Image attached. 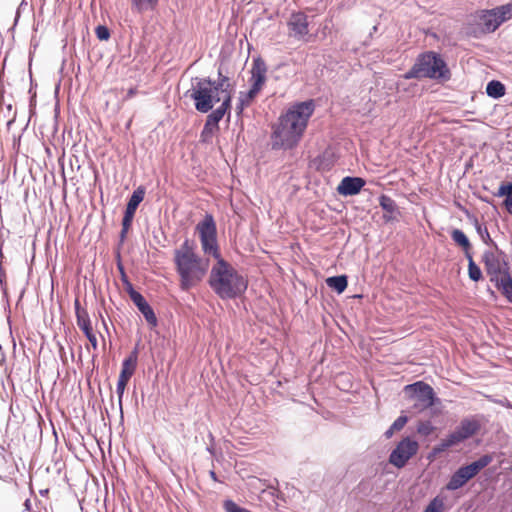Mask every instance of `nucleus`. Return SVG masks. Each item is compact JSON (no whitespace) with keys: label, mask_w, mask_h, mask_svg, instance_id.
<instances>
[{"label":"nucleus","mask_w":512,"mask_h":512,"mask_svg":"<svg viewBox=\"0 0 512 512\" xmlns=\"http://www.w3.org/2000/svg\"><path fill=\"white\" fill-rule=\"evenodd\" d=\"M138 363V347H135L130 354L122 361L119 378L130 380L135 373Z\"/></svg>","instance_id":"19"},{"label":"nucleus","mask_w":512,"mask_h":512,"mask_svg":"<svg viewBox=\"0 0 512 512\" xmlns=\"http://www.w3.org/2000/svg\"><path fill=\"white\" fill-rule=\"evenodd\" d=\"M125 289H126L131 300H133L134 296L137 297L139 294H141L140 292H138L134 289L131 282H127V284H125Z\"/></svg>","instance_id":"39"},{"label":"nucleus","mask_w":512,"mask_h":512,"mask_svg":"<svg viewBox=\"0 0 512 512\" xmlns=\"http://www.w3.org/2000/svg\"><path fill=\"white\" fill-rule=\"evenodd\" d=\"M196 230L199 232L202 250L215 258L208 284L212 291L222 300L241 297L248 288L247 279L222 258L217 243V228L212 214H206Z\"/></svg>","instance_id":"1"},{"label":"nucleus","mask_w":512,"mask_h":512,"mask_svg":"<svg viewBox=\"0 0 512 512\" xmlns=\"http://www.w3.org/2000/svg\"><path fill=\"white\" fill-rule=\"evenodd\" d=\"M512 18V3H506L492 9H482L471 14L463 26L464 34L469 38L480 39L495 32L504 22Z\"/></svg>","instance_id":"4"},{"label":"nucleus","mask_w":512,"mask_h":512,"mask_svg":"<svg viewBox=\"0 0 512 512\" xmlns=\"http://www.w3.org/2000/svg\"><path fill=\"white\" fill-rule=\"evenodd\" d=\"M403 77L407 80L429 78L448 81L451 78V71L439 53L427 51L418 55L413 66Z\"/></svg>","instance_id":"6"},{"label":"nucleus","mask_w":512,"mask_h":512,"mask_svg":"<svg viewBox=\"0 0 512 512\" xmlns=\"http://www.w3.org/2000/svg\"><path fill=\"white\" fill-rule=\"evenodd\" d=\"M482 262L490 282L493 284L498 282L499 279L504 278L505 274H510L503 252L495 253L491 250H486L482 255Z\"/></svg>","instance_id":"9"},{"label":"nucleus","mask_w":512,"mask_h":512,"mask_svg":"<svg viewBox=\"0 0 512 512\" xmlns=\"http://www.w3.org/2000/svg\"><path fill=\"white\" fill-rule=\"evenodd\" d=\"M95 34L100 41H107L110 38V31L105 25H98Z\"/></svg>","instance_id":"36"},{"label":"nucleus","mask_w":512,"mask_h":512,"mask_svg":"<svg viewBox=\"0 0 512 512\" xmlns=\"http://www.w3.org/2000/svg\"><path fill=\"white\" fill-rule=\"evenodd\" d=\"M408 422V417L406 415H400L398 418L395 419V421L392 423V429H395L396 431H400L403 429V427Z\"/></svg>","instance_id":"37"},{"label":"nucleus","mask_w":512,"mask_h":512,"mask_svg":"<svg viewBox=\"0 0 512 512\" xmlns=\"http://www.w3.org/2000/svg\"><path fill=\"white\" fill-rule=\"evenodd\" d=\"M379 205L385 212L383 215L385 222L397 220V217L400 215V211L396 202L390 196L382 194L379 197Z\"/></svg>","instance_id":"17"},{"label":"nucleus","mask_w":512,"mask_h":512,"mask_svg":"<svg viewBox=\"0 0 512 512\" xmlns=\"http://www.w3.org/2000/svg\"><path fill=\"white\" fill-rule=\"evenodd\" d=\"M119 269L121 272V280H122L123 284L125 285V284H127V282H130V281H129L127 275L125 274L123 267L119 266Z\"/></svg>","instance_id":"43"},{"label":"nucleus","mask_w":512,"mask_h":512,"mask_svg":"<svg viewBox=\"0 0 512 512\" xmlns=\"http://www.w3.org/2000/svg\"><path fill=\"white\" fill-rule=\"evenodd\" d=\"M132 302L134 305L138 308V310L141 312V314L144 316L147 323L151 326L157 325V317L150 306V304L147 302V300L144 298L142 294H139L137 297L134 296Z\"/></svg>","instance_id":"18"},{"label":"nucleus","mask_w":512,"mask_h":512,"mask_svg":"<svg viewBox=\"0 0 512 512\" xmlns=\"http://www.w3.org/2000/svg\"><path fill=\"white\" fill-rule=\"evenodd\" d=\"M419 444L410 436L404 437L389 455V463L394 467L401 469L408 461L417 454Z\"/></svg>","instance_id":"10"},{"label":"nucleus","mask_w":512,"mask_h":512,"mask_svg":"<svg viewBox=\"0 0 512 512\" xmlns=\"http://www.w3.org/2000/svg\"><path fill=\"white\" fill-rule=\"evenodd\" d=\"M159 0H131L132 8L138 13L152 11L158 5Z\"/></svg>","instance_id":"29"},{"label":"nucleus","mask_w":512,"mask_h":512,"mask_svg":"<svg viewBox=\"0 0 512 512\" xmlns=\"http://www.w3.org/2000/svg\"><path fill=\"white\" fill-rule=\"evenodd\" d=\"M447 449H449L445 442L443 440L440 441V443L436 444L433 449H432V452L433 454H440L444 451H446Z\"/></svg>","instance_id":"40"},{"label":"nucleus","mask_w":512,"mask_h":512,"mask_svg":"<svg viewBox=\"0 0 512 512\" xmlns=\"http://www.w3.org/2000/svg\"><path fill=\"white\" fill-rule=\"evenodd\" d=\"M137 93V89L136 88H130L128 91H127V98H131L133 97L134 95H136Z\"/></svg>","instance_id":"46"},{"label":"nucleus","mask_w":512,"mask_h":512,"mask_svg":"<svg viewBox=\"0 0 512 512\" xmlns=\"http://www.w3.org/2000/svg\"><path fill=\"white\" fill-rule=\"evenodd\" d=\"M210 476L212 479L217 480L216 473L214 471H210Z\"/></svg>","instance_id":"48"},{"label":"nucleus","mask_w":512,"mask_h":512,"mask_svg":"<svg viewBox=\"0 0 512 512\" xmlns=\"http://www.w3.org/2000/svg\"><path fill=\"white\" fill-rule=\"evenodd\" d=\"M395 431H396V430H395V429H392V426H390V427L385 431L384 436H385L387 439H389V438H391V437L393 436V434H394V432H395Z\"/></svg>","instance_id":"44"},{"label":"nucleus","mask_w":512,"mask_h":512,"mask_svg":"<svg viewBox=\"0 0 512 512\" xmlns=\"http://www.w3.org/2000/svg\"><path fill=\"white\" fill-rule=\"evenodd\" d=\"M416 429L420 435L427 437L431 435L436 428L433 426L430 420H424L419 421Z\"/></svg>","instance_id":"33"},{"label":"nucleus","mask_w":512,"mask_h":512,"mask_svg":"<svg viewBox=\"0 0 512 512\" xmlns=\"http://www.w3.org/2000/svg\"><path fill=\"white\" fill-rule=\"evenodd\" d=\"M74 307H75V315H76V321H77L78 327L82 330V332L84 333L85 337L90 342L93 349H97L98 342H97L96 335L93 331L88 312L85 309L81 308L80 302L78 299L75 300Z\"/></svg>","instance_id":"11"},{"label":"nucleus","mask_w":512,"mask_h":512,"mask_svg":"<svg viewBox=\"0 0 512 512\" xmlns=\"http://www.w3.org/2000/svg\"><path fill=\"white\" fill-rule=\"evenodd\" d=\"M146 189L144 186H138L133 193L131 194L130 198L128 199V202L126 204V208L124 211V215L122 218V221H126L129 223L133 222L135 212L140 205V203L143 201L145 197Z\"/></svg>","instance_id":"15"},{"label":"nucleus","mask_w":512,"mask_h":512,"mask_svg":"<svg viewBox=\"0 0 512 512\" xmlns=\"http://www.w3.org/2000/svg\"><path fill=\"white\" fill-rule=\"evenodd\" d=\"M473 224H474L475 230H476L477 234L479 235V237L481 238V240L486 245L493 246L496 249H498L497 244L491 238L487 227L485 225H482L477 218H474Z\"/></svg>","instance_id":"28"},{"label":"nucleus","mask_w":512,"mask_h":512,"mask_svg":"<svg viewBox=\"0 0 512 512\" xmlns=\"http://www.w3.org/2000/svg\"><path fill=\"white\" fill-rule=\"evenodd\" d=\"M234 84L227 75H224L222 68L218 69L217 78L195 77L192 79V87L185 93L194 102L195 110L200 113H208L215 104L222 103L227 96H233Z\"/></svg>","instance_id":"3"},{"label":"nucleus","mask_w":512,"mask_h":512,"mask_svg":"<svg viewBox=\"0 0 512 512\" xmlns=\"http://www.w3.org/2000/svg\"><path fill=\"white\" fill-rule=\"evenodd\" d=\"M225 512H252L251 510L241 507L231 499H227L223 503Z\"/></svg>","instance_id":"34"},{"label":"nucleus","mask_w":512,"mask_h":512,"mask_svg":"<svg viewBox=\"0 0 512 512\" xmlns=\"http://www.w3.org/2000/svg\"><path fill=\"white\" fill-rule=\"evenodd\" d=\"M267 66L261 57L253 59L251 68V87L253 91L260 92L266 81Z\"/></svg>","instance_id":"13"},{"label":"nucleus","mask_w":512,"mask_h":512,"mask_svg":"<svg viewBox=\"0 0 512 512\" xmlns=\"http://www.w3.org/2000/svg\"><path fill=\"white\" fill-rule=\"evenodd\" d=\"M468 261V276L470 280L478 282L483 278L481 268L475 263L472 254L466 256Z\"/></svg>","instance_id":"30"},{"label":"nucleus","mask_w":512,"mask_h":512,"mask_svg":"<svg viewBox=\"0 0 512 512\" xmlns=\"http://www.w3.org/2000/svg\"><path fill=\"white\" fill-rule=\"evenodd\" d=\"M103 325H104L106 331L108 332V328H107L106 322L104 320H103Z\"/></svg>","instance_id":"49"},{"label":"nucleus","mask_w":512,"mask_h":512,"mask_svg":"<svg viewBox=\"0 0 512 512\" xmlns=\"http://www.w3.org/2000/svg\"><path fill=\"white\" fill-rule=\"evenodd\" d=\"M257 95L258 92L253 91L252 89H249L246 92L241 91L239 93L238 103L236 105V113L238 116L243 113L244 109L251 104Z\"/></svg>","instance_id":"23"},{"label":"nucleus","mask_w":512,"mask_h":512,"mask_svg":"<svg viewBox=\"0 0 512 512\" xmlns=\"http://www.w3.org/2000/svg\"><path fill=\"white\" fill-rule=\"evenodd\" d=\"M132 223H129V222H126V221H122V229L120 231V241L123 242L126 238V235L131 227Z\"/></svg>","instance_id":"38"},{"label":"nucleus","mask_w":512,"mask_h":512,"mask_svg":"<svg viewBox=\"0 0 512 512\" xmlns=\"http://www.w3.org/2000/svg\"><path fill=\"white\" fill-rule=\"evenodd\" d=\"M289 36L297 40H304L309 33L307 16L302 12L292 13L287 22Z\"/></svg>","instance_id":"12"},{"label":"nucleus","mask_w":512,"mask_h":512,"mask_svg":"<svg viewBox=\"0 0 512 512\" xmlns=\"http://www.w3.org/2000/svg\"><path fill=\"white\" fill-rule=\"evenodd\" d=\"M326 285L338 294H341L348 286V277L344 274L328 277L326 279Z\"/></svg>","instance_id":"24"},{"label":"nucleus","mask_w":512,"mask_h":512,"mask_svg":"<svg viewBox=\"0 0 512 512\" xmlns=\"http://www.w3.org/2000/svg\"><path fill=\"white\" fill-rule=\"evenodd\" d=\"M495 287L502 293L506 300L512 304V277L510 274H505L504 278L496 282Z\"/></svg>","instance_id":"25"},{"label":"nucleus","mask_w":512,"mask_h":512,"mask_svg":"<svg viewBox=\"0 0 512 512\" xmlns=\"http://www.w3.org/2000/svg\"><path fill=\"white\" fill-rule=\"evenodd\" d=\"M366 181L361 177L346 176L337 187V192L342 196L357 195L365 186Z\"/></svg>","instance_id":"14"},{"label":"nucleus","mask_w":512,"mask_h":512,"mask_svg":"<svg viewBox=\"0 0 512 512\" xmlns=\"http://www.w3.org/2000/svg\"><path fill=\"white\" fill-rule=\"evenodd\" d=\"M128 381L129 380L118 378V382H117V386H116V393H117V396H118V408H119L121 417H123V402H122V399H123V395H124L125 388L127 386Z\"/></svg>","instance_id":"32"},{"label":"nucleus","mask_w":512,"mask_h":512,"mask_svg":"<svg viewBox=\"0 0 512 512\" xmlns=\"http://www.w3.org/2000/svg\"><path fill=\"white\" fill-rule=\"evenodd\" d=\"M487 291H488V293H489L491 298L496 299L497 296H496L495 291H493L491 288H488Z\"/></svg>","instance_id":"47"},{"label":"nucleus","mask_w":512,"mask_h":512,"mask_svg":"<svg viewBox=\"0 0 512 512\" xmlns=\"http://www.w3.org/2000/svg\"><path fill=\"white\" fill-rule=\"evenodd\" d=\"M315 110V102L309 99L292 105L287 112L279 118L278 124L272 133L273 148L291 149L301 139L308 120Z\"/></svg>","instance_id":"2"},{"label":"nucleus","mask_w":512,"mask_h":512,"mask_svg":"<svg viewBox=\"0 0 512 512\" xmlns=\"http://www.w3.org/2000/svg\"><path fill=\"white\" fill-rule=\"evenodd\" d=\"M498 197H505L503 205L507 209V211H512V182L502 183L497 193L495 194Z\"/></svg>","instance_id":"27"},{"label":"nucleus","mask_w":512,"mask_h":512,"mask_svg":"<svg viewBox=\"0 0 512 512\" xmlns=\"http://www.w3.org/2000/svg\"><path fill=\"white\" fill-rule=\"evenodd\" d=\"M472 478L464 469L463 466L459 467L450 477L449 481L447 482L445 488L448 491H455L463 487L469 480Z\"/></svg>","instance_id":"20"},{"label":"nucleus","mask_w":512,"mask_h":512,"mask_svg":"<svg viewBox=\"0 0 512 512\" xmlns=\"http://www.w3.org/2000/svg\"><path fill=\"white\" fill-rule=\"evenodd\" d=\"M481 428L480 422L475 418H464L455 428L462 441L475 435Z\"/></svg>","instance_id":"16"},{"label":"nucleus","mask_w":512,"mask_h":512,"mask_svg":"<svg viewBox=\"0 0 512 512\" xmlns=\"http://www.w3.org/2000/svg\"><path fill=\"white\" fill-rule=\"evenodd\" d=\"M505 85L498 80H491L486 85V93L493 99H499L505 95Z\"/></svg>","instance_id":"26"},{"label":"nucleus","mask_w":512,"mask_h":512,"mask_svg":"<svg viewBox=\"0 0 512 512\" xmlns=\"http://www.w3.org/2000/svg\"><path fill=\"white\" fill-rule=\"evenodd\" d=\"M232 99L233 96H227L216 109L209 111L200 133L201 143H209L211 141L213 134L219 130V122L226 114L230 118Z\"/></svg>","instance_id":"8"},{"label":"nucleus","mask_w":512,"mask_h":512,"mask_svg":"<svg viewBox=\"0 0 512 512\" xmlns=\"http://www.w3.org/2000/svg\"><path fill=\"white\" fill-rule=\"evenodd\" d=\"M442 440L445 442L448 448L463 442L455 429Z\"/></svg>","instance_id":"35"},{"label":"nucleus","mask_w":512,"mask_h":512,"mask_svg":"<svg viewBox=\"0 0 512 512\" xmlns=\"http://www.w3.org/2000/svg\"><path fill=\"white\" fill-rule=\"evenodd\" d=\"M496 403H498L499 405H501L503 407L512 409V403L506 398H504L502 400H498V401H496Z\"/></svg>","instance_id":"42"},{"label":"nucleus","mask_w":512,"mask_h":512,"mask_svg":"<svg viewBox=\"0 0 512 512\" xmlns=\"http://www.w3.org/2000/svg\"><path fill=\"white\" fill-rule=\"evenodd\" d=\"M444 500L440 496H436L430 500L428 505L424 508L423 512H443Z\"/></svg>","instance_id":"31"},{"label":"nucleus","mask_w":512,"mask_h":512,"mask_svg":"<svg viewBox=\"0 0 512 512\" xmlns=\"http://www.w3.org/2000/svg\"><path fill=\"white\" fill-rule=\"evenodd\" d=\"M493 461V457L490 454H484L477 460L470 464L464 465V469L468 472L471 478H474L482 469L487 467Z\"/></svg>","instance_id":"21"},{"label":"nucleus","mask_w":512,"mask_h":512,"mask_svg":"<svg viewBox=\"0 0 512 512\" xmlns=\"http://www.w3.org/2000/svg\"><path fill=\"white\" fill-rule=\"evenodd\" d=\"M25 1H22L19 5L17 11H16V17H15V24L18 22L19 16H20V9L25 5Z\"/></svg>","instance_id":"45"},{"label":"nucleus","mask_w":512,"mask_h":512,"mask_svg":"<svg viewBox=\"0 0 512 512\" xmlns=\"http://www.w3.org/2000/svg\"><path fill=\"white\" fill-rule=\"evenodd\" d=\"M407 398L413 402V406L417 411L434 407L440 403V399L436 396L433 388L424 381H417L404 387Z\"/></svg>","instance_id":"7"},{"label":"nucleus","mask_w":512,"mask_h":512,"mask_svg":"<svg viewBox=\"0 0 512 512\" xmlns=\"http://www.w3.org/2000/svg\"><path fill=\"white\" fill-rule=\"evenodd\" d=\"M174 262L180 276V287L184 291L199 282L206 272V268L201 267V258L195 254L188 240L175 250Z\"/></svg>","instance_id":"5"},{"label":"nucleus","mask_w":512,"mask_h":512,"mask_svg":"<svg viewBox=\"0 0 512 512\" xmlns=\"http://www.w3.org/2000/svg\"><path fill=\"white\" fill-rule=\"evenodd\" d=\"M45 493H48V490L46 489L45 491H41V494H45Z\"/></svg>","instance_id":"50"},{"label":"nucleus","mask_w":512,"mask_h":512,"mask_svg":"<svg viewBox=\"0 0 512 512\" xmlns=\"http://www.w3.org/2000/svg\"><path fill=\"white\" fill-rule=\"evenodd\" d=\"M451 238L458 246L462 248L465 257L472 254V246L470 240L462 230L457 228L453 229L451 232Z\"/></svg>","instance_id":"22"},{"label":"nucleus","mask_w":512,"mask_h":512,"mask_svg":"<svg viewBox=\"0 0 512 512\" xmlns=\"http://www.w3.org/2000/svg\"><path fill=\"white\" fill-rule=\"evenodd\" d=\"M250 485L256 489H259L260 491H264L265 489L263 488V486H265V484L262 483V480L261 479H258V478H253L250 482Z\"/></svg>","instance_id":"41"}]
</instances>
